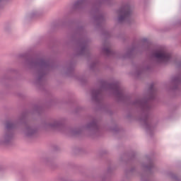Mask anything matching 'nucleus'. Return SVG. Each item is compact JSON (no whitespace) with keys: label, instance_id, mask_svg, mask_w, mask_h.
<instances>
[{"label":"nucleus","instance_id":"f03ea898","mask_svg":"<svg viewBox=\"0 0 181 181\" xmlns=\"http://www.w3.org/2000/svg\"><path fill=\"white\" fill-rule=\"evenodd\" d=\"M120 16L119 17V21H124L128 15H129V11L128 10H122L120 11Z\"/></svg>","mask_w":181,"mask_h":181},{"label":"nucleus","instance_id":"7ed1b4c3","mask_svg":"<svg viewBox=\"0 0 181 181\" xmlns=\"http://www.w3.org/2000/svg\"><path fill=\"white\" fill-rule=\"evenodd\" d=\"M11 125L7 124V128H11Z\"/></svg>","mask_w":181,"mask_h":181},{"label":"nucleus","instance_id":"f257e3e1","mask_svg":"<svg viewBox=\"0 0 181 181\" xmlns=\"http://www.w3.org/2000/svg\"><path fill=\"white\" fill-rule=\"evenodd\" d=\"M153 55L156 59H158L160 62H163V63H168V62L170 60V54L168 53V51H166L165 48L158 49L154 52Z\"/></svg>","mask_w":181,"mask_h":181}]
</instances>
